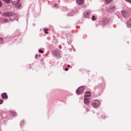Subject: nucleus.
Here are the masks:
<instances>
[{
  "mask_svg": "<svg viewBox=\"0 0 131 131\" xmlns=\"http://www.w3.org/2000/svg\"><path fill=\"white\" fill-rule=\"evenodd\" d=\"M52 52L53 54L55 56L61 57V51L59 49L53 50L52 51Z\"/></svg>",
  "mask_w": 131,
  "mask_h": 131,
  "instance_id": "1",
  "label": "nucleus"
},
{
  "mask_svg": "<svg viewBox=\"0 0 131 131\" xmlns=\"http://www.w3.org/2000/svg\"><path fill=\"white\" fill-rule=\"evenodd\" d=\"M20 0H11L13 4L16 7H19L21 6V4L19 3Z\"/></svg>",
  "mask_w": 131,
  "mask_h": 131,
  "instance_id": "2",
  "label": "nucleus"
},
{
  "mask_svg": "<svg viewBox=\"0 0 131 131\" xmlns=\"http://www.w3.org/2000/svg\"><path fill=\"white\" fill-rule=\"evenodd\" d=\"M91 104L93 107L96 108L99 107L100 104V103L99 101L96 100L91 103Z\"/></svg>",
  "mask_w": 131,
  "mask_h": 131,
  "instance_id": "3",
  "label": "nucleus"
},
{
  "mask_svg": "<svg viewBox=\"0 0 131 131\" xmlns=\"http://www.w3.org/2000/svg\"><path fill=\"white\" fill-rule=\"evenodd\" d=\"M84 89V87L83 86H80L77 89L76 93L78 95L81 94L83 92Z\"/></svg>",
  "mask_w": 131,
  "mask_h": 131,
  "instance_id": "4",
  "label": "nucleus"
},
{
  "mask_svg": "<svg viewBox=\"0 0 131 131\" xmlns=\"http://www.w3.org/2000/svg\"><path fill=\"white\" fill-rule=\"evenodd\" d=\"M12 14L10 12H6L3 13L2 15L6 17H10L12 16Z\"/></svg>",
  "mask_w": 131,
  "mask_h": 131,
  "instance_id": "5",
  "label": "nucleus"
},
{
  "mask_svg": "<svg viewBox=\"0 0 131 131\" xmlns=\"http://www.w3.org/2000/svg\"><path fill=\"white\" fill-rule=\"evenodd\" d=\"M108 20L106 18H103L100 21L102 24L105 25L108 22Z\"/></svg>",
  "mask_w": 131,
  "mask_h": 131,
  "instance_id": "6",
  "label": "nucleus"
},
{
  "mask_svg": "<svg viewBox=\"0 0 131 131\" xmlns=\"http://www.w3.org/2000/svg\"><path fill=\"white\" fill-rule=\"evenodd\" d=\"M122 15L125 17H127L128 16V13L126 11H122Z\"/></svg>",
  "mask_w": 131,
  "mask_h": 131,
  "instance_id": "7",
  "label": "nucleus"
},
{
  "mask_svg": "<svg viewBox=\"0 0 131 131\" xmlns=\"http://www.w3.org/2000/svg\"><path fill=\"white\" fill-rule=\"evenodd\" d=\"M91 96V93L89 91H87L85 93L84 95V97L89 98Z\"/></svg>",
  "mask_w": 131,
  "mask_h": 131,
  "instance_id": "8",
  "label": "nucleus"
},
{
  "mask_svg": "<svg viewBox=\"0 0 131 131\" xmlns=\"http://www.w3.org/2000/svg\"><path fill=\"white\" fill-rule=\"evenodd\" d=\"M127 25L128 28H130L131 27V18L127 21Z\"/></svg>",
  "mask_w": 131,
  "mask_h": 131,
  "instance_id": "9",
  "label": "nucleus"
},
{
  "mask_svg": "<svg viewBox=\"0 0 131 131\" xmlns=\"http://www.w3.org/2000/svg\"><path fill=\"white\" fill-rule=\"evenodd\" d=\"M2 97L4 99H6L8 98L7 94L5 93H3L1 95Z\"/></svg>",
  "mask_w": 131,
  "mask_h": 131,
  "instance_id": "10",
  "label": "nucleus"
},
{
  "mask_svg": "<svg viewBox=\"0 0 131 131\" xmlns=\"http://www.w3.org/2000/svg\"><path fill=\"white\" fill-rule=\"evenodd\" d=\"M84 0H77V3L79 5H82L84 2Z\"/></svg>",
  "mask_w": 131,
  "mask_h": 131,
  "instance_id": "11",
  "label": "nucleus"
},
{
  "mask_svg": "<svg viewBox=\"0 0 131 131\" xmlns=\"http://www.w3.org/2000/svg\"><path fill=\"white\" fill-rule=\"evenodd\" d=\"M84 102L85 103L88 104L90 102L89 98L84 97Z\"/></svg>",
  "mask_w": 131,
  "mask_h": 131,
  "instance_id": "12",
  "label": "nucleus"
},
{
  "mask_svg": "<svg viewBox=\"0 0 131 131\" xmlns=\"http://www.w3.org/2000/svg\"><path fill=\"white\" fill-rule=\"evenodd\" d=\"M2 21H1V22H2V23H6L8 21V19L7 18H5L4 19H2Z\"/></svg>",
  "mask_w": 131,
  "mask_h": 131,
  "instance_id": "13",
  "label": "nucleus"
},
{
  "mask_svg": "<svg viewBox=\"0 0 131 131\" xmlns=\"http://www.w3.org/2000/svg\"><path fill=\"white\" fill-rule=\"evenodd\" d=\"M3 1L6 3H9L10 1H11V0H3Z\"/></svg>",
  "mask_w": 131,
  "mask_h": 131,
  "instance_id": "14",
  "label": "nucleus"
},
{
  "mask_svg": "<svg viewBox=\"0 0 131 131\" xmlns=\"http://www.w3.org/2000/svg\"><path fill=\"white\" fill-rule=\"evenodd\" d=\"M112 0H105L106 3H110Z\"/></svg>",
  "mask_w": 131,
  "mask_h": 131,
  "instance_id": "15",
  "label": "nucleus"
},
{
  "mask_svg": "<svg viewBox=\"0 0 131 131\" xmlns=\"http://www.w3.org/2000/svg\"><path fill=\"white\" fill-rule=\"evenodd\" d=\"M0 42L1 43H2L3 42V38L0 37Z\"/></svg>",
  "mask_w": 131,
  "mask_h": 131,
  "instance_id": "16",
  "label": "nucleus"
},
{
  "mask_svg": "<svg viewBox=\"0 0 131 131\" xmlns=\"http://www.w3.org/2000/svg\"><path fill=\"white\" fill-rule=\"evenodd\" d=\"M24 121H21L20 123V125L21 126L23 125L24 124Z\"/></svg>",
  "mask_w": 131,
  "mask_h": 131,
  "instance_id": "17",
  "label": "nucleus"
},
{
  "mask_svg": "<svg viewBox=\"0 0 131 131\" xmlns=\"http://www.w3.org/2000/svg\"><path fill=\"white\" fill-rule=\"evenodd\" d=\"M92 19L93 20H96V19L95 18V16H93L92 17Z\"/></svg>",
  "mask_w": 131,
  "mask_h": 131,
  "instance_id": "18",
  "label": "nucleus"
},
{
  "mask_svg": "<svg viewBox=\"0 0 131 131\" xmlns=\"http://www.w3.org/2000/svg\"><path fill=\"white\" fill-rule=\"evenodd\" d=\"M39 52L41 53H43V51L41 50H38Z\"/></svg>",
  "mask_w": 131,
  "mask_h": 131,
  "instance_id": "19",
  "label": "nucleus"
},
{
  "mask_svg": "<svg viewBox=\"0 0 131 131\" xmlns=\"http://www.w3.org/2000/svg\"><path fill=\"white\" fill-rule=\"evenodd\" d=\"M3 101L2 100H0V104H2L3 102Z\"/></svg>",
  "mask_w": 131,
  "mask_h": 131,
  "instance_id": "20",
  "label": "nucleus"
},
{
  "mask_svg": "<svg viewBox=\"0 0 131 131\" xmlns=\"http://www.w3.org/2000/svg\"><path fill=\"white\" fill-rule=\"evenodd\" d=\"M46 30H47V29H46L44 30V31H45V33L46 34H48V32Z\"/></svg>",
  "mask_w": 131,
  "mask_h": 131,
  "instance_id": "21",
  "label": "nucleus"
},
{
  "mask_svg": "<svg viewBox=\"0 0 131 131\" xmlns=\"http://www.w3.org/2000/svg\"><path fill=\"white\" fill-rule=\"evenodd\" d=\"M54 6L55 7H56L58 6V5H57V4H55L54 5Z\"/></svg>",
  "mask_w": 131,
  "mask_h": 131,
  "instance_id": "22",
  "label": "nucleus"
},
{
  "mask_svg": "<svg viewBox=\"0 0 131 131\" xmlns=\"http://www.w3.org/2000/svg\"><path fill=\"white\" fill-rule=\"evenodd\" d=\"M126 1L127 2L131 3V0H126Z\"/></svg>",
  "mask_w": 131,
  "mask_h": 131,
  "instance_id": "23",
  "label": "nucleus"
},
{
  "mask_svg": "<svg viewBox=\"0 0 131 131\" xmlns=\"http://www.w3.org/2000/svg\"><path fill=\"white\" fill-rule=\"evenodd\" d=\"M65 70L66 71H67L68 70V68H66L65 69Z\"/></svg>",
  "mask_w": 131,
  "mask_h": 131,
  "instance_id": "24",
  "label": "nucleus"
},
{
  "mask_svg": "<svg viewBox=\"0 0 131 131\" xmlns=\"http://www.w3.org/2000/svg\"><path fill=\"white\" fill-rule=\"evenodd\" d=\"M14 114V116H16V113L15 112H13Z\"/></svg>",
  "mask_w": 131,
  "mask_h": 131,
  "instance_id": "25",
  "label": "nucleus"
},
{
  "mask_svg": "<svg viewBox=\"0 0 131 131\" xmlns=\"http://www.w3.org/2000/svg\"><path fill=\"white\" fill-rule=\"evenodd\" d=\"M38 55L37 54H36L35 56V58L36 59H37V57H38Z\"/></svg>",
  "mask_w": 131,
  "mask_h": 131,
  "instance_id": "26",
  "label": "nucleus"
},
{
  "mask_svg": "<svg viewBox=\"0 0 131 131\" xmlns=\"http://www.w3.org/2000/svg\"><path fill=\"white\" fill-rule=\"evenodd\" d=\"M67 67H70V65L69 64H68V65H67Z\"/></svg>",
  "mask_w": 131,
  "mask_h": 131,
  "instance_id": "27",
  "label": "nucleus"
},
{
  "mask_svg": "<svg viewBox=\"0 0 131 131\" xmlns=\"http://www.w3.org/2000/svg\"><path fill=\"white\" fill-rule=\"evenodd\" d=\"M1 5H2V4L1 3V1H0V7L1 6Z\"/></svg>",
  "mask_w": 131,
  "mask_h": 131,
  "instance_id": "28",
  "label": "nucleus"
},
{
  "mask_svg": "<svg viewBox=\"0 0 131 131\" xmlns=\"http://www.w3.org/2000/svg\"><path fill=\"white\" fill-rule=\"evenodd\" d=\"M39 57H41V55L39 54Z\"/></svg>",
  "mask_w": 131,
  "mask_h": 131,
  "instance_id": "29",
  "label": "nucleus"
},
{
  "mask_svg": "<svg viewBox=\"0 0 131 131\" xmlns=\"http://www.w3.org/2000/svg\"><path fill=\"white\" fill-rule=\"evenodd\" d=\"M89 14H91V12H89Z\"/></svg>",
  "mask_w": 131,
  "mask_h": 131,
  "instance_id": "30",
  "label": "nucleus"
},
{
  "mask_svg": "<svg viewBox=\"0 0 131 131\" xmlns=\"http://www.w3.org/2000/svg\"><path fill=\"white\" fill-rule=\"evenodd\" d=\"M88 14V13H87V14Z\"/></svg>",
  "mask_w": 131,
  "mask_h": 131,
  "instance_id": "31",
  "label": "nucleus"
},
{
  "mask_svg": "<svg viewBox=\"0 0 131 131\" xmlns=\"http://www.w3.org/2000/svg\"><path fill=\"white\" fill-rule=\"evenodd\" d=\"M1 14V12H0V14Z\"/></svg>",
  "mask_w": 131,
  "mask_h": 131,
  "instance_id": "32",
  "label": "nucleus"
}]
</instances>
